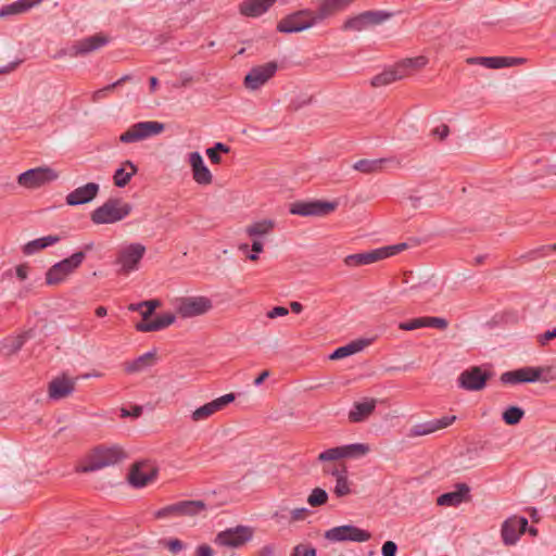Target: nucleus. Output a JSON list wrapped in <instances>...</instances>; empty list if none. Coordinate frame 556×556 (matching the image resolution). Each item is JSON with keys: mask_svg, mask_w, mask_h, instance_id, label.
Returning <instances> with one entry per match:
<instances>
[{"mask_svg": "<svg viewBox=\"0 0 556 556\" xmlns=\"http://www.w3.org/2000/svg\"><path fill=\"white\" fill-rule=\"evenodd\" d=\"M207 157L213 164H219L222 162V157L217 151L212 148H207L205 151Z\"/></svg>", "mask_w": 556, "mask_h": 556, "instance_id": "e2e57ef3", "label": "nucleus"}, {"mask_svg": "<svg viewBox=\"0 0 556 556\" xmlns=\"http://www.w3.org/2000/svg\"><path fill=\"white\" fill-rule=\"evenodd\" d=\"M29 267L25 264H21L15 268L16 276L20 280H25L28 276Z\"/></svg>", "mask_w": 556, "mask_h": 556, "instance_id": "69168bd1", "label": "nucleus"}, {"mask_svg": "<svg viewBox=\"0 0 556 556\" xmlns=\"http://www.w3.org/2000/svg\"><path fill=\"white\" fill-rule=\"evenodd\" d=\"M175 316L184 319L195 318L211 312L214 307L213 301L204 295L176 296L170 301Z\"/></svg>", "mask_w": 556, "mask_h": 556, "instance_id": "20e7f679", "label": "nucleus"}, {"mask_svg": "<svg viewBox=\"0 0 556 556\" xmlns=\"http://www.w3.org/2000/svg\"><path fill=\"white\" fill-rule=\"evenodd\" d=\"M528 519L513 515L505 519L501 526V539L504 545H515L520 536L527 531Z\"/></svg>", "mask_w": 556, "mask_h": 556, "instance_id": "4468645a", "label": "nucleus"}, {"mask_svg": "<svg viewBox=\"0 0 556 556\" xmlns=\"http://www.w3.org/2000/svg\"><path fill=\"white\" fill-rule=\"evenodd\" d=\"M276 62H267L262 65L254 66L245 75L243 85L248 90L255 91L264 86L277 72Z\"/></svg>", "mask_w": 556, "mask_h": 556, "instance_id": "2eb2a0df", "label": "nucleus"}, {"mask_svg": "<svg viewBox=\"0 0 556 556\" xmlns=\"http://www.w3.org/2000/svg\"><path fill=\"white\" fill-rule=\"evenodd\" d=\"M406 243H399L394 245L382 247L381 252L383 253V260L393 256L406 249Z\"/></svg>", "mask_w": 556, "mask_h": 556, "instance_id": "3c124183", "label": "nucleus"}, {"mask_svg": "<svg viewBox=\"0 0 556 556\" xmlns=\"http://www.w3.org/2000/svg\"><path fill=\"white\" fill-rule=\"evenodd\" d=\"M188 163L191 167L192 177L198 185L207 186L212 184L213 175L199 152L189 153Z\"/></svg>", "mask_w": 556, "mask_h": 556, "instance_id": "5701e85b", "label": "nucleus"}, {"mask_svg": "<svg viewBox=\"0 0 556 556\" xmlns=\"http://www.w3.org/2000/svg\"><path fill=\"white\" fill-rule=\"evenodd\" d=\"M332 476L336 477V485L333 492L338 497H342L352 493L351 482L349 481L348 471L345 468L341 470H333Z\"/></svg>", "mask_w": 556, "mask_h": 556, "instance_id": "4c0bfd02", "label": "nucleus"}, {"mask_svg": "<svg viewBox=\"0 0 556 556\" xmlns=\"http://www.w3.org/2000/svg\"><path fill=\"white\" fill-rule=\"evenodd\" d=\"M253 535V528L249 526H237L219 532L215 538V543L224 547L238 548L250 542Z\"/></svg>", "mask_w": 556, "mask_h": 556, "instance_id": "ddd939ff", "label": "nucleus"}, {"mask_svg": "<svg viewBox=\"0 0 556 556\" xmlns=\"http://www.w3.org/2000/svg\"><path fill=\"white\" fill-rule=\"evenodd\" d=\"M319 24L320 22L313 10L303 9L280 20L277 25V30L280 33L292 34L306 30Z\"/></svg>", "mask_w": 556, "mask_h": 556, "instance_id": "0eeeda50", "label": "nucleus"}, {"mask_svg": "<svg viewBox=\"0 0 556 556\" xmlns=\"http://www.w3.org/2000/svg\"><path fill=\"white\" fill-rule=\"evenodd\" d=\"M341 458H343L341 446L328 448L318 455L319 462H330V460H337V459H341Z\"/></svg>", "mask_w": 556, "mask_h": 556, "instance_id": "de8ad7c7", "label": "nucleus"}, {"mask_svg": "<svg viewBox=\"0 0 556 556\" xmlns=\"http://www.w3.org/2000/svg\"><path fill=\"white\" fill-rule=\"evenodd\" d=\"M161 305L159 300H148L128 305L130 312H138L142 320L136 325V330L140 332L160 331L173 325L176 320L174 313H163L151 319L154 311Z\"/></svg>", "mask_w": 556, "mask_h": 556, "instance_id": "f257e3e1", "label": "nucleus"}, {"mask_svg": "<svg viewBox=\"0 0 556 556\" xmlns=\"http://www.w3.org/2000/svg\"><path fill=\"white\" fill-rule=\"evenodd\" d=\"M59 237L56 236H46L42 238L35 239L26 243L23 248V252L27 255H31L37 253L38 251L51 247L59 242Z\"/></svg>", "mask_w": 556, "mask_h": 556, "instance_id": "58836bf2", "label": "nucleus"}, {"mask_svg": "<svg viewBox=\"0 0 556 556\" xmlns=\"http://www.w3.org/2000/svg\"><path fill=\"white\" fill-rule=\"evenodd\" d=\"M30 337L31 331H27L15 337L5 338L1 346L2 353L5 355L16 353Z\"/></svg>", "mask_w": 556, "mask_h": 556, "instance_id": "e433bc0d", "label": "nucleus"}, {"mask_svg": "<svg viewBox=\"0 0 556 556\" xmlns=\"http://www.w3.org/2000/svg\"><path fill=\"white\" fill-rule=\"evenodd\" d=\"M163 123L156 121H144L131 125L119 136L123 143H134L160 135L164 130Z\"/></svg>", "mask_w": 556, "mask_h": 556, "instance_id": "9d476101", "label": "nucleus"}, {"mask_svg": "<svg viewBox=\"0 0 556 556\" xmlns=\"http://www.w3.org/2000/svg\"><path fill=\"white\" fill-rule=\"evenodd\" d=\"M146 252V247L139 242L123 243L119 245L115 260V264L118 266V273L129 275L138 270Z\"/></svg>", "mask_w": 556, "mask_h": 556, "instance_id": "423d86ee", "label": "nucleus"}, {"mask_svg": "<svg viewBox=\"0 0 556 556\" xmlns=\"http://www.w3.org/2000/svg\"><path fill=\"white\" fill-rule=\"evenodd\" d=\"M355 0H319L318 8L314 11L320 24L326 20L345 11Z\"/></svg>", "mask_w": 556, "mask_h": 556, "instance_id": "b1692460", "label": "nucleus"}, {"mask_svg": "<svg viewBox=\"0 0 556 556\" xmlns=\"http://www.w3.org/2000/svg\"><path fill=\"white\" fill-rule=\"evenodd\" d=\"M166 546L167 548L174 553V554H177L179 552H181L185 547L184 543L178 540V539H170L166 542Z\"/></svg>", "mask_w": 556, "mask_h": 556, "instance_id": "bf43d9fd", "label": "nucleus"}, {"mask_svg": "<svg viewBox=\"0 0 556 556\" xmlns=\"http://www.w3.org/2000/svg\"><path fill=\"white\" fill-rule=\"evenodd\" d=\"M206 509L202 501H180L153 513L155 519H169L180 516H197Z\"/></svg>", "mask_w": 556, "mask_h": 556, "instance_id": "1a4fd4ad", "label": "nucleus"}, {"mask_svg": "<svg viewBox=\"0 0 556 556\" xmlns=\"http://www.w3.org/2000/svg\"><path fill=\"white\" fill-rule=\"evenodd\" d=\"M341 448L343 458H359L370 451L369 445L365 443L341 445Z\"/></svg>", "mask_w": 556, "mask_h": 556, "instance_id": "ea45409f", "label": "nucleus"}, {"mask_svg": "<svg viewBox=\"0 0 556 556\" xmlns=\"http://www.w3.org/2000/svg\"><path fill=\"white\" fill-rule=\"evenodd\" d=\"M324 538L331 543L357 542L363 543L370 540L371 534L367 530L353 525L333 527L324 533Z\"/></svg>", "mask_w": 556, "mask_h": 556, "instance_id": "f8f14e48", "label": "nucleus"}, {"mask_svg": "<svg viewBox=\"0 0 556 556\" xmlns=\"http://www.w3.org/2000/svg\"><path fill=\"white\" fill-rule=\"evenodd\" d=\"M156 363V352L149 351L131 362L125 364V371L128 374H138L153 367Z\"/></svg>", "mask_w": 556, "mask_h": 556, "instance_id": "c756f323", "label": "nucleus"}, {"mask_svg": "<svg viewBox=\"0 0 556 556\" xmlns=\"http://www.w3.org/2000/svg\"><path fill=\"white\" fill-rule=\"evenodd\" d=\"M275 227V223L271 219H262L254 222L245 227V233L254 239H260L270 233Z\"/></svg>", "mask_w": 556, "mask_h": 556, "instance_id": "f704fd0d", "label": "nucleus"}, {"mask_svg": "<svg viewBox=\"0 0 556 556\" xmlns=\"http://www.w3.org/2000/svg\"><path fill=\"white\" fill-rule=\"evenodd\" d=\"M407 76V72L403 71V66H399V64L390 70H386L382 73L376 75L371 79V85L374 87H381L389 85L395 80L402 79Z\"/></svg>", "mask_w": 556, "mask_h": 556, "instance_id": "473e14b6", "label": "nucleus"}, {"mask_svg": "<svg viewBox=\"0 0 556 556\" xmlns=\"http://www.w3.org/2000/svg\"><path fill=\"white\" fill-rule=\"evenodd\" d=\"M426 327L445 329L447 327V321L441 317H425Z\"/></svg>", "mask_w": 556, "mask_h": 556, "instance_id": "6e6d98bb", "label": "nucleus"}, {"mask_svg": "<svg viewBox=\"0 0 556 556\" xmlns=\"http://www.w3.org/2000/svg\"><path fill=\"white\" fill-rule=\"evenodd\" d=\"M86 260L85 251L74 252L66 258L52 265L46 273V282L49 286H58L66 281Z\"/></svg>", "mask_w": 556, "mask_h": 556, "instance_id": "39448f33", "label": "nucleus"}, {"mask_svg": "<svg viewBox=\"0 0 556 556\" xmlns=\"http://www.w3.org/2000/svg\"><path fill=\"white\" fill-rule=\"evenodd\" d=\"M75 384V379L68 378L66 376L56 377L49 383V397L54 401L64 399L74 392Z\"/></svg>", "mask_w": 556, "mask_h": 556, "instance_id": "a878e982", "label": "nucleus"}, {"mask_svg": "<svg viewBox=\"0 0 556 556\" xmlns=\"http://www.w3.org/2000/svg\"><path fill=\"white\" fill-rule=\"evenodd\" d=\"M235 401V394L228 393L225 395H222L200 407L194 409L191 413V419L192 421L199 422L202 420H206L211 416H213L215 413L222 410L225 408L228 404Z\"/></svg>", "mask_w": 556, "mask_h": 556, "instance_id": "412c9836", "label": "nucleus"}, {"mask_svg": "<svg viewBox=\"0 0 556 556\" xmlns=\"http://www.w3.org/2000/svg\"><path fill=\"white\" fill-rule=\"evenodd\" d=\"M132 211V205L118 198H110L92 211L90 219L94 225L115 224L125 219Z\"/></svg>", "mask_w": 556, "mask_h": 556, "instance_id": "7ed1b4c3", "label": "nucleus"}, {"mask_svg": "<svg viewBox=\"0 0 556 556\" xmlns=\"http://www.w3.org/2000/svg\"><path fill=\"white\" fill-rule=\"evenodd\" d=\"M490 375L481 367L473 366L463 372L457 378L458 387L466 391H480L482 390Z\"/></svg>", "mask_w": 556, "mask_h": 556, "instance_id": "a211bd4d", "label": "nucleus"}, {"mask_svg": "<svg viewBox=\"0 0 556 556\" xmlns=\"http://www.w3.org/2000/svg\"><path fill=\"white\" fill-rule=\"evenodd\" d=\"M368 344L367 340H355L343 346L336 349L330 355V359H341L363 351Z\"/></svg>", "mask_w": 556, "mask_h": 556, "instance_id": "c9c22d12", "label": "nucleus"}, {"mask_svg": "<svg viewBox=\"0 0 556 556\" xmlns=\"http://www.w3.org/2000/svg\"><path fill=\"white\" fill-rule=\"evenodd\" d=\"M327 500L328 493L324 489L315 488L308 495L307 503L312 507H317L326 504Z\"/></svg>", "mask_w": 556, "mask_h": 556, "instance_id": "a18cd8bd", "label": "nucleus"}, {"mask_svg": "<svg viewBox=\"0 0 556 556\" xmlns=\"http://www.w3.org/2000/svg\"><path fill=\"white\" fill-rule=\"evenodd\" d=\"M157 475L155 466L149 462H140L131 468L128 480L135 488H143L154 481Z\"/></svg>", "mask_w": 556, "mask_h": 556, "instance_id": "aec40b11", "label": "nucleus"}, {"mask_svg": "<svg viewBox=\"0 0 556 556\" xmlns=\"http://www.w3.org/2000/svg\"><path fill=\"white\" fill-rule=\"evenodd\" d=\"M377 401L375 399H364L355 402L349 412L351 422H362L366 420L375 410Z\"/></svg>", "mask_w": 556, "mask_h": 556, "instance_id": "cd10ccee", "label": "nucleus"}, {"mask_svg": "<svg viewBox=\"0 0 556 556\" xmlns=\"http://www.w3.org/2000/svg\"><path fill=\"white\" fill-rule=\"evenodd\" d=\"M501 381L508 384L521 383L518 369L502 374Z\"/></svg>", "mask_w": 556, "mask_h": 556, "instance_id": "5fc2aeb1", "label": "nucleus"}, {"mask_svg": "<svg viewBox=\"0 0 556 556\" xmlns=\"http://www.w3.org/2000/svg\"><path fill=\"white\" fill-rule=\"evenodd\" d=\"M99 190V184L88 182L67 193L65 202L70 206H77L89 203L97 198Z\"/></svg>", "mask_w": 556, "mask_h": 556, "instance_id": "4be33fe9", "label": "nucleus"}, {"mask_svg": "<svg viewBox=\"0 0 556 556\" xmlns=\"http://www.w3.org/2000/svg\"><path fill=\"white\" fill-rule=\"evenodd\" d=\"M137 172L138 167L131 161H125L114 173L113 180L115 186L118 188L125 187Z\"/></svg>", "mask_w": 556, "mask_h": 556, "instance_id": "72a5a7b5", "label": "nucleus"}, {"mask_svg": "<svg viewBox=\"0 0 556 556\" xmlns=\"http://www.w3.org/2000/svg\"><path fill=\"white\" fill-rule=\"evenodd\" d=\"M383 260V253L381 249H375L364 253L351 254L344 258V263L348 266H362L376 263Z\"/></svg>", "mask_w": 556, "mask_h": 556, "instance_id": "7c9ffc66", "label": "nucleus"}, {"mask_svg": "<svg viewBox=\"0 0 556 556\" xmlns=\"http://www.w3.org/2000/svg\"><path fill=\"white\" fill-rule=\"evenodd\" d=\"M197 556H213V549L206 544L199 545L195 552Z\"/></svg>", "mask_w": 556, "mask_h": 556, "instance_id": "338daca9", "label": "nucleus"}, {"mask_svg": "<svg viewBox=\"0 0 556 556\" xmlns=\"http://www.w3.org/2000/svg\"><path fill=\"white\" fill-rule=\"evenodd\" d=\"M118 86V83H113L111 85L105 86L104 88H101L99 90H96L91 94V100L93 102H98L105 98L110 91H112L114 88Z\"/></svg>", "mask_w": 556, "mask_h": 556, "instance_id": "603ef678", "label": "nucleus"}, {"mask_svg": "<svg viewBox=\"0 0 556 556\" xmlns=\"http://www.w3.org/2000/svg\"><path fill=\"white\" fill-rule=\"evenodd\" d=\"M263 249H264L263 241L260 240V239H254L252 241V245H251L252 253L247 255L248 258L251 260V261H256L258 258V254L261 252H263Z\"/></svg>", "mask_w": 556, "mask_h": 556, "instance_id": "4d7b16f0", "label": "nucleus"}, {"mask_svg": "<svg viewBox=\"0 0 556 556\" xmlns=\"http://www.w3.org/2000/svg\"><path fill=\"white\" fill-rule=\"evenodd\" d=\"M288 313H289L288 308H286L283 306H275L274 308H271L270 311L267 312L266 316L270 319H274L277 317L286 316V315H288Z\"/></svg>", "mask_w": 556, "mask_h": 556, "instance_id": "052dcab7", "label": "nucleus"}, {"mask_svg": "<svg viewBox=\"0 0 556 556\" xmlns=\"http://www.w3.org/2000/svg\"><path fill=\"white\" fill-rule=\"evenodd\" d=\"M556 338V329L546 330L543 333L536 334L535 339L540 346L545 348L551 340Z\"/></svg>", "mask_w": 556, "mask_h": 556, "instance_id": "864d4df0", "label": "nucleus"}, {"mask_svg": "<svg viewBox=\"0 0 556 556\" xmlns=\"http://www.w3.org/2000/svg\"><path fill=\"white\" fill-rule=\"evenodd\" d=\"M456 420V416H443L442 418H435L419 422L409 428L407 432L408 438H417L422 435L432 434L439 430L450 427Z\"/></svg>", "mask_w": 556, "mask_h": 556, "instance_id": "6ab92c4d", "label": "nucleus"}, {"mask_svg": "<svg viewBox=\"0 0 556 556\" xmlns=\"http://www.w3.org/2000/svg\"><path fill=\"white\" fill-rule=\"evenodd\" d=\"M523 416L525 410L522 408L518 406H509L503 412L502 419L506 425L515 426L520 422Z\"/></svg>", "mask_w": 556, "mask_h": 556, "instance_id": "79ce46f5", "label": "nucleus"}, {"mask_svg": "<svg viewBox=\"0 0 556 556\" xmlns=\"http://www.w3.org/2000/svg\"><path fill=\"white\" fill-rule=\"evenodd\" d=\"M316 548L313 546L299 544L296 545L290 556H316Z\"/></svg>", "mask_w": 556, "mask_h": 556, "instance_id": "8fccbe9b", "label": "nucleus"}, {"mask_svg": "<svg viewBox=\"0 0 556 556\" xmlns=\"http://www.w3.org/2000/svg\"><path fill=\"white\" fill-rule=\"evenodd\" d=\"M42 1L43 0H17L13 3L5 4L0 8V18L25 13Z\"/></svg>", "mask_w": 556, "mask_h": 556, "instance_id": "2f4dec72", "label": "nucleus"}, {"mask_svg": "<svg viewBox=\"0 0 556 556\" xmlns=\"http://www.w3.org/2000/svg\"><path fill=\"white\" fill-rule=\"evenodd\" d=\"M386 159H376V160H359L354 163L353 168L355 170L362 172L364 174H371L380 170L382 168L383 163H386Z\"/></svg>", "mask_w": 556, "mask_h": 556, "instance_id": "a19ab883", "label": "nucleus"}, {"mask_svg": "<svg viewBox=\"0 0 556 556\" xmlns=\"http://www.w3.org/2000/svg\"><path fill=\"white\" fill-rule=\"evenodd\" d=\"M468 63L479 64L486 68L498 70L522 64L525 63V59L514 56H477L468 59Z\"/></svg>", "mask_w": 556, "mask_h": 556, "instance_id": "393cba45", "label": "nucleus"}, {"mask_svg": "<svg viewBox=\"0 0 556 556\" xmlns=\"http://www.w3.org/2000/svg\"><path fill=\"white\" fill-rule=\"evenodd\" d=\"M470 489L466 483H458L454 491L441 494L437 500V504L440 506L456 507L466 501Z\"/></svg>", "mask_w": 556, "mask_h": 556, "instance_id": "bb28decb", "label": "nucleus"}, {"mask_svg": "<svg viewBox=\"0 0 556 556\" xmlns=\"http://www.w3.org/2000/svg\"><path fill=\"white\" fill-rule=\"evenodd\" d=\"M308 513V510L304 507L302 508H295L291 511V518L292 520L296 521V520H303L306 516V514Z\"/></svg>", "mask_w": 556, "mask_h": 556, "instance_id": "0e129e2a", "label": "nucleus"}, {"mask_svg": "<svg viewBox=\"0 0 556 556\" xmlns=\"http://www.w3.org/2000/svg\"><path fill=\"white\" fill-rule=\"evenodd\" d=\"M521 383L535 382L540 379L542 369L538 367H522L518 369Z\"/></svg>", "mask_w": 556, "mask_h": 556, "instance_id": "c03bdc74", "label": "nucleus"}, {"mask_svg": "<svg viewBox=\"0 0 556 556\" xmlns=\"http://www.w3.org/2000/svg\"><path fill=\"white\" fill-rule=\"evenodd\" d=\"M276 553L274 544H266L260 548V551L253 556H273Z\"/></svg>", "mask_w": 556, "mask_h": 556, "instance_id": "680f3d73", "label": "nucleus"}, {"mask_svg": "<svg viewBox=\"0 0 556 556\" xmlns=\"http://www.w3.org/2000/svg\"><path fill=\"white\" fill-rule=\"evenodd\" d=\"M427 63V58L424 55H419L416 58L404 60L403 62L399 63V66H403V71H406L408 75L410 70L424 67Z\"/></svg>", "mask_w": 556, "mask_h": 556, "instance_id": "49530a36", "label": "nucleus"}, {"mask_svg": "<svg viewBox=\"0 0 556 556\" xmlns=\"http://www.w3.org/2000/svg\"><path fill=\"white\" fill-rule=\"evenodd\" d=\"M418 289L424 293V301H430L431 296L439 294L442 290V285L438 279L427 280L418 286Z\"/></svg>", "mask_w": 556, "mask_h": 556, "instance_id": "37998d69", "label": "nucleus"}, {"mask_svg": "<svg viewBox=\"0 0 556 556\" xmlns=\"http://www.w3.org/2000/svg\"><path fill=\"white\" fill-rule=\"evenodd\" d=\"M110 42V38L104 34H94L75 41L72 46L62 50L59 56L67 55L78 58L94 52Z\"/></svg>", "mask_w": 556, "mask_h": 556, "instance_id": "9b49d317", "label": "nucleus"}, {"mask_svg": "<svg viewBox=\"0 0 556 556\" xmlns=\"http://www.w3.org/2000/svg\"><path fill=\"white\" fill-rule=\"evenodd\" d=\"M56 178L58 174L53 169L49 167H37L20 174L17 182L25 188L35 189Z\"/></svg>", "mask_w": 556, "mask_h": 556, "instance_id": "dca6fc26", "label": "nucleus"}, {"mask_svg": "<svg viewBox=\"0 0 556 556\" xmlns=\"http://www.w3.org/2000/svg\"><path fill=\"white\" fill-rule=\"evenodd\" d=\"M450 129L446 125H441L433 129V135L438 136L440 139H444L448 136Z\"/></svg>", "mask_w": 556, "mask_h": 556, "instance_id": "774afa93", "label": "nucleus"}, {"mask_svg": "<svg viewBox=\"0 0 556 556\" xmlns=\"http://www.w3.org/2000/svg\"><path fill=\"white\" fill-rule=\"evenodd\" d=\"M123 458H125V453L119 446H99L85 457L78 470L80 472L97 471L113 466Z\"/></svg>", "mask_w": 556, "mask_h": 556, "instance_id": "f03ea898", "label": "nucleus"}, {"mask_svg": "<svg viewBox=\"0 0 556 556\" xmlns=\"http://www.w3.org/2000/svg\"><path fill=\"white\" fill-rule=\"evenodd\" d=\"M426 327L425 317L414 318L412 320L400 323L399 328L405 331H412Z\"/></svg>", "mask_w": 556, "mask_h": 556, "instance_id": "09e8293b", "label": "nucleus"}, {"mask_svg": "<svg viewBox=\"0 0 556 556\" xmlns=\"http://www.w3.org/2000/svg\"><path fill=\"white\" fill-rule=\"evenodd\" d=\"M337 203L328 201L295 202L290 207V213L299 216H325L333 212Z\"/></svg>", "mask_w": 556, "mask_h": 556, "instance_id": "f3484780", "label": "nucleus"}, {"mask_svg": "<svg viewBox=\"0 0 556 556\" xmlns=\"http://www.w3.org/2000/svg\"><path fill=\"white\" fill-rule=\"evenodd\" d=\"M392 14L382 10H370L350 16L342 25L344 31H364L374 26L381 25L388 21Z\"/></svg>", "mask_w": 556, "mask_h": 556, "instance_id": "6e6552de", "label": "nucleus"}, {"mask_svg": "<svg viewBox=\"0 0 556 556\" xmlns=\"http://www.w3.org/2000/svg\"><path fill=\"white\" fill-rule=\"evenodd\" d=\"M277 0H244L240 3L239 11L242 15L257 17L274 5Z\"/></svg>", "mask_w": 556, "mask_h": 556, "instance_id": "c85d7f7f", "label": "nucleus"}, {"mask_svg": "<svg viewBox=\"0 0 556 556\" xmlns=\"http://www.w3.org/2000/svg\"><path fill=\"white\" fill-rule=\"evenodd\" d=\"M397 552V545L393 541H387L383 543L381 548L382 556H395Z\"/></svg>", "mask_w": 556, "mask_h": 556, "instance_id": "13d9d810", "label": "nucleus"}]
</instances>
